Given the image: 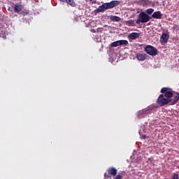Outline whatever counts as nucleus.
<instances>
[{
	"mask_svg": "<svg viewBox=\"0 0 179 179\" xmlns=\"http://www.w3.org/2000/svg\"><path fill=\"white\" fill-rule=\"evenodd\" d=\"M120 5V1H112L109 3H104L102 5L99 6L98 8L94 10V13H100L101 12H105L108 9H113V8H115V6H118Z\"/></svg>",
	"mask_w": 179,
	"mask_h": 179,
	"instance_id": "f257e3e1",
	"label": "nucleus"
},
{
	"mask_svg": "<svg viewBox=\"0 0 179 179\" xmlns=\"http://www.w3.org/2000/svg\"><path fill=\"white\" fill-rule=\"evenodd\" d=\"M169 103H171V99H167L163 94H161L157 99V104H158L159 107H164V106H167Z\"/></svg>",
	"mask_w": 179,
	"mask_h": 179,
	"instance_id": "f03ea898",
	"label": "nucleus"
},
{
	"mask_svg": "<svg viewBox=\"0 0 179 179\" xmlns=\"http://www.w3.org/2000/svg\"><path fill=\"white\" fill-rule=\"evenodd\" d=\"M150 19H152V17L148 15L145 12H141L138 15L136 23H138V22L140 23H148Z\"/></svg>",
	"mask_w": 179,
	"mask_h": 179,
	"instance_id": "7ed1b4c3",
	"label": "nucleus"
},
{
	"mask_svg": "<svg viewBox=\"0 0 179 179\" xmlns=\"http://www.w3.org/2000/svg\"><path fill=\"white\" fill-rule=\"evenodd\" d=\"M161 93L164 95V97L169 99V100H171L173 94L171 89L169 87H162L161 89Z\"/></svg>",
	"mask_w": 179,
	"mask_h": 179,
	"instance_id": "20e7f679",
	"label": "nucleus"
},
{
	"mask_svg": "<svg viewBox=\"0 0 179 179\" xmlns=\"http://www.w3.org/2000/svg\"><path fill=\"white\" fill-rule=\"evenodd\" d=\"M144 51H145V52L147 54H148V55H151L152 57L155 55H157V49H156V48H155L150 45H148L144 48Z\"/></svg>",
	"mask_w": 179,
	"mask_h": 179,
	"instance_id": "39448f33",
	"label": "nucleus"
},
{
	"mask_svg": "<svg viewBox=\"0 0 179 179\" xmlns=\"http://www.w3.org/2000/svg\"><path fill=\"white\" fill-rule=\"evenodd\" d=\"M173 99L171 98V103L172 106H174V104H177V103H178L179 101V94L178 92H176L175 94H173Z\"/></svg>",
	"mask_w": 179,
	"mask_h": 179,
	"instance_id": "423d86ee",
	"label": "nucleus"
},
{
	"mask_svg": "<svg viewBox=\"0 0 179 179\" xmlns=\"http://www.w3.org/2000/svg\"><path fill=\"white\" fill-rule=\"evenodd\" d=\"M157 105H152L143 109V111H144V114H152V110H155V108H157Z\"/></svg>",
	"mask_w": 179,
	"mask_h": 179,
	"instance_id": "0eeeda50",
	"label": "nucleus"
},
{
	"mask_svg": "<svg viewBox=\"0 0 179 179\" xmlns=\"http://www.w3.org/2000/svg\"><path fill=\"white\" fill-rule=\"evenodd\" d=\"M22 9H23V5H22V3H17L13 7V10L15 13H19V12L22 11Z\"/></svg>",
	"mask_w": 179,
	"mask_h": 179,
	"instance_id": "6e6552de",
	"label": "nucleus"
},
{
	"mask_svg": "<svg viewBox=\"0 0 179 179\" xmlns=\"http://www.w3.org/2000/svg\"><path fill=\"white\" fill-rule=\"evenodd\" d=\"M108 173L109 174V176H113L114 177H115V176H117V169L114 167L109 168L108 169Z\"/></svg>",
	"mask_w": 179,
	"mask_h": 179,
	"instance_id": "1a4fd4ad",
	"label": "nucleus"
},
{
	"mask_svg": "<svg viewBox=\"0 0 179 179\" xmlns=\"http://www.w3.org/2000/svg\"><path fill=\"white\" fill-rule=\"evenodd\" d=\"M163 14L160 11H155L152 15V17L154 19H162Z\"/></svg>",
	"mask_w": 179,
	"mask_h": 179,
	"instance_id": "9d476101",
	"label": "nucleus"
},
{
	"mask_svg": "<svg viewBox=\"0 0 179 179\" xmlns=\"http://www.w3.org/2000/svg\"><path fill=\"white\" fill-rule=\"evenodd\" d=\"M169 37L170 36L169 35V34H162V35L161 36V41L162 43H167V41H169Z\"/></svg>",
	"mask_w": 179,
	"mask_h": 179,
	"instance_id": "9b49d317",
	"label": "nucleus"
},
{
	"mask_svg": "<svg viewBox=\"0 0 179 179\" xmlns=\"http://www.w3.org/2000/svg\"><path fill=\"white\" fill-rule=\"evenodd\" d=\"M139 36V33L132 32L129 35V38H130V40H136Z\"/></svg>",
	"mask_w": 179,
	"mask_h": 179,
	"instance_id": "f8f14e48",
	"label": "nucleus"
},
{
	"mask_svg": "<svg viewBox=\"0 0 179 179\" xmlns=\"http://www.w3.org/2000/svg\"><path fill=\"white\" fill-rule=\"evenodd\" d=\"M61 2H66L68 3V5H70V6L75 7L76 6V3H75L74 0H60Z\"/></svg>",
	"mask_w": 179,
	"mask_h": 179,
	"instance_id": "ddd939ff",
	"label": "nucleus"
},
{
	"mask_svg": "<svg viewBox=\"0 0 179 179\" xmlns=\"http://www.w3.org/2000/svg\"><path fill=\"white\" fill-rule=\"evenodd\" d=\"M136 58L138 61H145L146 59L145 55L141 53L136 55Z\"/></svg>",
	"mask_w": 179,
	"mask_h": 179,
	"instance_id": "4468645a",
	"label": "nucleus"
},
{
	"mask_svg": "<svg viewBox=\"0 0 179 179\" xmlns=\"http://www.w3.org/2000/svg\"><path fill=\"white\" fill-rule=\"evenodd\" d=\"M110 20H112V22H120L121 18L118 16L111 15Z\"/></svg>",
	"mask_w": 179,
	"mask_h": 179,
	"instance_id": "2eb2a0df",
	"label": "nucleus"
},
{
	"mask_svg": "<svg viewBox=\"0 0 179 179\" xmlns=\"http://www.w3.org/2000/svg\"><path fill=\"white\" fill-rule=\"evenodd\" d=\"M137 117L138 118H145V113L143 109L138 112Z\"/></svg>",
	"mask_w": 179,
	"mask_h": 179,
	"instance_id": "dca6fc26",
	"label": "nucleus"
},
{
	"mask_svg": "<svg viewBox=\"0 0 179 179\" xmlns=\"http://www.w3.org/2000/svg\"><path fill=\"white\" fill-rule=\"evenodd\" d=\"M119 45H121L120 41H117L113 42L110 44V47H119Z\"/></svg>",
	"mask_w": 179,
	"mask_h": 179,
	"instance_id": "f3484780",
	"label": "nucleus"
},
{
	"mask_svg": "<svg viewBox=\"0 0 179 179\" xmlns=\"http://www.w3.org/2000/svg\"><path fill=\"white\" fill-rule=\"evenodd\" d=\"M120 45H128L129 43L127 40H120Z\"/></svg>",
	"mask_w": 179,
	"mask_h": 179,
	"instance_id": "a211bd4d",
	"label": "nucleus"
},
{
	"mask_svg": "<svg viewBox=\"0 0 179 179\" xmlns=\"http://www.w3.org/2000/svg\"><path fill=\"white\" fill-rule=\"evenodd\" d=\"M147 15H152L153 12H155V10L153 8H148L145 10Z\"/></svg>",
	"mask_w": 179,
	"mask_h": 179,
	"instance_id": "6ab92c4d",
	"label": "nucleus"
},
{
	"mask_svg": "<svg viewBox=\"0 0 179 179\" xmlns=\"http://www.w3.org/2000/svg\"><path fill=\"white\" fill-rule=\"evenodd\" d=\"M113 179H122V173H118Z\"/></svg>",
	"mask_w": 179,
	"mask_h": 179,
	"instance_id": "aec40b11",
	"label": "nucleus"
},
{
	"mask_svg": "<svg viewBox=\"0 0 179 179\" xmlns=\"http://www.w3.org/2000/svg\"><path fill=\"white\" fill-rule=\"evenodd\" d=\"M141 3L143 5H148V3H149V0H142Z\"/></svg>",
	"mask_w": 179,
	"mask_h": 179,
	"instance_id": "412c9836",
	"label": "nucleus"
},
{
	"mask_svg": "<svg viewBox=\"0 0 179 179\" xmlns=\"http://www.w3.org/2000/svg\"><path fill=\"white\" fill-rule=\"evenodd\" d=\"M178 29H179V27L178 25L173 26V30H175V31H178Z\"/></svg>",
	"mask_w": 179,
	"mask_h": 179,
	"instance_id": "4be33fe9",
	"label": "nucleus"
},
{
	"mask_svg": "<svg viewBox=\"0 0 179 179\" xmlns=\"http://www.w3.org/2000/svg\"><path fill=\"white\" fill-rule=\"evenodd\" d=\"M128 26H135L134 23H128L127 24Z\"/></svg>",
	"mask_w": 179,
	"mask_h": 179,
	"instance_id": "5701e85b",
	"label": "nucleus"
},
{
	"mask_svg": "<svg viewBox=\"0 0 179 179\" xmlns=\"http://www.w3.org/2000/svg\"><path fill=\"white\" fill-rule=\"evenodd\" d=\"M91 31H92V33H96V29H91Z\"/></svg>",
	"mask_w": 179,
	"mask_h": 179,
	"instance_id": "b1692460",
	"label": "nucleus"
},
{
	"mask_svg": "<svg viewBox=\"0 0 179 179\" xmlns=\"http://www.w3.org/2000/svg\"><path fill=\"white\" fill-rule=\"evenodd\" d=\"M142 138H143V139H146V136H143Z\"/></svg>",
	"mask_w": 179,
	"mask_h": 179,
	"instance_id": "393cba45",
	"label": "nucleus"
},
{
	"mask_svg": "<svg viewBox=\"0 0 179 179\" xmlns=\"http://www.w3.org/2000/svg\"><path fill=\"white\" fill-rule=\"evenodd\" d=\"M92 3H96V1H92Z\"/></svg>",
	"mask_w": 179,
	"mask_h": 179,
	"instance_id": "a878e982",
	"label": "nucleus"
},
{
	"mask_svg": "<svg viewBox=\"0 0 179 179\" xmlns=\"http://www.w3.org/2000/svg\"><path fill=\"white\" fill-rule=\"evenodd\" d=\"M127 23H131V22L129 21H128Z\"/></svg>",
	"mask_w": 179,
	"mask_h": 179,
	"instance_id": "bb28decb",
	"label": "nucleus"
}]
</instances>
